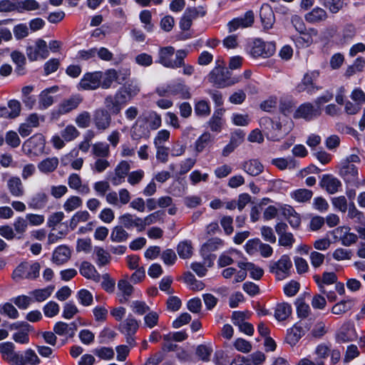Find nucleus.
Instances as JSON below:
<instances>
[{
	"mask_svg": "<svg viewBox=\"0 0 365 365\" xmlns=\"http://www.w3.org/2000/svg\"><path fill=\"white\" fill-rule=\"evenodd\" d=\"M119 90L126 96V100L130 101L140 93V87L135 81L131 80L126 82Z\"/></svg>",
	"mask_w": 365,
	"mask_h": 365,
	"instance_id": "nucleus-43",
	"label": "nucleus"
},
{
	"mask_svg": "<svg viewBox=\"0 0 365 365\" xmlns=\"http://www.w3.org/2000/svg\"><path fill=\"white\" fill-rule=\"evenodd\" d=\"M338 168L339 175L345 182L355 184L359 182V170L355 165L341 161Z\"/></svg>",
	"mask_w": 365,
	"mask_h": 365,
	"instance_id": "nucleus-16",
	"label": "nucleus"
},
{
	"mask_svg": "<svg viewBox=\"0 0 365 365\" xmlns=\"http://www.w3.org/2000/svg\"><path fill=\"white\" fill-rule=\"evenodd\" d=\"M328 19V14L324 9L316 6L304 15L305 21L311 24H319Z\"/></svg>",
	"mask_w": 365,
	"mask_h": 365,
	"instance_id": "nucleus-27",
	"label": "nucleus"
},
{
	"mask_svg": "<svg viewBox=\"0 0 365 365\" xmlns=\"http://www.w3.org/2000/svg\"><path fill=\"white\" fill-rule=\"evenodd\" d=\"M171 95H180L182 98L188 99L191 97L189 88L182 83L171 84Z\"/></svg>",
	"mask_w": 365,
	"mask_h": 365,
	"instance_id": "nucleus-62",
	"label": "nucleus"
},
{
	"mask_svg": "<svg viewBox=\"0 0 365 365\" xmlns=\"http://www.w3.org/2000/svg\"><path fill=\"white\" fill-rule=\"evenodd\" d=\"M357 334L354 326L350 322L344 323L336 334V341L339 344L354 341Z\"/></svg>",
	"mask_w": 365,
	"mask_h": 365,
	"instance_id": "nucleus-19",
	"label": "nucleus"
},
{
	"mask_svg": "<svg viewBox=\"0 0 365 365\" xmlns=\"http://www.w3.org/2000/svg\"><path fill=\"white\" fill-rule=\"evenodd\" d=\"M138 328L139 322L132 315H129L119 325V330L124 335H135Z\"/></svg>",
	"mask_w": 365,
	"mask_h": 365,
	"instance_id": "nucleus-30",
	"label": "nucleus"
},
{
	"mask_svg": "<svg viewBox=\"0 0 365 365\" xmlns=\"http://www.w3.org/2000/svg\"><path fill=\"white\" fill-rule=\"evenodd\" d=\"M61 135L66 142H71L80 135V132L73 125L70 124L61 131Z\"/></svg>",
	"mask_w": 365,
	"mask_h": 365,
	"instance_id": "nucleus-61",
	"label": "nucleus"
},
{
	"mask_svg": "<svg viewBox=\"0 0 365 365\" xmlns=\"http://www.w3.org/2000/svg\"><path fill=\"white\" fill-rule=\"evenodd\" d=\"M92 153L98 158H108L110 155L109 145L103 142H97L92 145Z\"/></svg>",
	"mask_w": 365,
	"mask_h": 365,
	"instance_id": "nucleus-56",
	"label": "nucleus"
},
{
	"mask_svg": "<svg viewBox=\"0 0 365 365\" xmlns=\"http://www.w3.org/2000/svg\"><path fill=\"white\" fill-rule=\"evenodd\" d=\"M82 199L76 195L69 197L64 202L63 207L67 212H71L82 206Z\"/></svg>",
	"mask_w": 365,
	"mask_h": 365,
	"instance_id": "nucleus-64",
	"label": "nucleus"
},
{
	"mask_svg": "<svg viewBox=\"0 0 365 365\" xmlns=\"http://www.w3.org/2000/svg\"><path fill=\"white\" fill-rule=\"evenodd\" d=\"M241 252L236 249L231 248L225 252H223L219 257L217 260V265L220 267H225L231 265L234 262L233 257L240 256Z\"/></svg>",
	"mask_w": 365,
	"mask_h": 365,
	"instance_id": "nucleus-41",
	"label": "nucleus"
},
{
	"mask_svg": "<svg viewBox=\"0 0 365 365\" xmlns=\"http://www.w3.org/2000/svg\"><path fill=\"white\" fill-rule=\"evenodd\" d=\"M77 329V325L75 322L67 324L63 322H57L53 327L54 332L59 336H68L73 337Z\"/></svg>",
	"mask_w": 365,
	"mask_h": 365,
	"instance_id": "nucleus-33",
	"label": "nucleus"
},
{
	"mask_svg": "<svg viewBox=\"0 0 365 365\" xmlns=\"http://www.w3.org/2000/svg\"><path fill=\"white\" fill-rule=\"evenodd\" d=\"M93 123L98 132H104L111 125V115L104 108L97 109L93 113Z\"/></svg>",
	"mask_w": 365,
	"mask_h": 365,
	"instance_id": "nucleus-15",
	"label": "nucleus"
},
{
	"mask_svg": "<svg viewBox=\"0 0 365 365\" xmlns=\"http://www.w3.org/2000/svg\"><path fill=\"white\" fill-rule=\"evenodd\" d=\"M26 55L31 61L46 58L49 56L46 42L41 38L37 39L34 46H29L26 48Z\"/></svg>",
	"mask_w": 365,
	"mask_h": 365,
	"instance_id": "nucleus-13",
	"label": "nucleus"
},
{
	"mask_svg": "<svg viewBox=\"0 0 365 365\" xmlns=\"http://www.w3.org/2000/svg\"><path fill=\"white\" fill-rule=\"evenodd\" d=\"M209 81L218 88H226L240 82L241 76H232L227 69L216 68L210 73Z\"/></svg>",
	"mask_w": 365,
	"mask_h": 365,
	"instance_id": "nucleus-2",
	"label": "nucleus"
},
{
	"mask_svg": "<svg viewBox=\"0 0 365 365\" xmlns=\"http://www.w3.org/2000/svg\"><path fill=\"white\" fill-rule=\"evenodd\" d=\"M130 137L133 140H139L142 138L147 139L150 137V131L145 125L140 124L137 121L131 128Z\"/></svg>",
	"mask_w": 365,
	"mask_h": 365,
	"instance_id": "nucleus-42",
	"label": "nucleus"
},
{
	"mask_svg": "<svg viewBox=\"0 0 365 365\" xmlns=\"http://www.w3.org/2000/svg\"><path fill=\"white\" fill-rule=\"evenodd\" d=\"M224 244V241L222 239L214 237L208 240L202 245L200 249V253L204 258V263L207 267H211L213 265L214 260L216 257V256L212 255L211 252L223 247Z\"/></svg>",
	"mask_w": 365,
	"mask_h": 365,
	"instance_id": "nucleus-8",
	"label": "nucleus"
},
{
	"mask_svg": "<svg viewBox=\"0 0 365 365\" xmlns=\"http://www.w3.org/2000/svg\"><path fill=\"white\" fill-rule=\"evenodd\" d=\"M282 215L288 221L293 229H298L301 225V216L290 205H283L280 207Z\"/></svg>",
	"mask_w": 365,
	"mask_h": 365,
	"instance_id": "nucleus-26",
	"label": "nucleus"
},
{
	"mask_svg": "<svg viewBox=\"0 0 365 365\" xmlns=\"http://www.w3.org/2000/svg\"><path fill=\"white\" fill-rule=\"evenodd\" d=\"M58 91V87L56 86L46 88L43 90L38 95V109L46 110L54 103V97L51 93H56Z\"/></svg>",
	"mask_w": 365,
	"mask_h": 365,
	"instance_id": "nucleus-21",
	"label": "nucleus"
},
{
	"mask_svg": "<svg viewBox=\"0 0 365 365\" xmlns=\"http://www.w3.org/2000/svg\"><path fill=\"white\" fill-rule=\"evenodd\" d=\"M183 279L193 291H200L205 287L204 283L202 281L197 280L191 272L185 273Z\"/></svg>",
	"mask_w": 365,
	"mask_h": 365,
	"instance_id": "nucleus-57",
	"label": "nucleus"
},
{
	"mask_svg": "<svg viewBox=\"0 0 365 365\" xmlns=\"http://www.w3.org/2000/svg\"><path fill=\"white\" fill-rule=\"evenodd\" d=\"M322 114V108H317L311 103H304L300 105L294 112V118H304L306 120H312Z\"/></svg>",
	"mask_w": 365,
	"mask_h": 365,
	"instance_id": "nucleus-14",
	"label": "nucleus"
},
{
	"mask_svg": "<svg viewBox=\"0 0 365 365\" xmlns=\"http://www.w3.org/2000/svg\"><path fill=\"white\" fill-rule=\"evenodd\" d=\"M83 98L80 94L71 95L63 99L53 111V115L57 117L66 115L76 110L83 102Z\"/></svg>",
	"mask_w": 365,
	"mask_h": 365,
	"instance_id": "nucleus-6",
	"label": "nucleus"
},
{
	"mask_svg": "<svg viewBox=\"0 0 365 365\" xmlns=\"http://www.w3.org/2000/svg\"><path fill=\"white\" fill-rule=\"evenodd\" d=\"M213 140L212 135L208 132L202 133L195 142V150L197 153H202Z\"/></svg>",
	"mask_w": 365,
	"mask_h": 365,
	"instance_id": "nucleus-47",
	"label": "nucleus"
},
{
	"mask_svg": "<svg viewBox=\"0 0 365 365\" xmlns=\"http://www.w3.org/2000/svg\"><path fill=\"white\" fill-rule=\"evenodd\" d=\"M68 185L71 189L82 195H88L91 192L89 185L83 183L81 176L77 173H72L68 176Z\"/></svg>",
	"mask_w": 365,
	"mask_h": 365,
	"instance_id": "nucleus-25",
	"label": "nucleus"
},
{
	"mask_svg": "<svg viewBox=\"0 0 365 365\" xmlns=\"http://www.w3.org/2000/svg\"><path fill=\"white\" fill-rule=\"evenodd\" d=\"M113 82H116V70L110 68L103 73L101 87L103 89H108Z\"/></svg>",
	"mask_w": 365,
	"mask_h": 365,
	"instance_id": "nucleus-58",
	"label": "nucleus"
},
{
	"mask_svg": "<svg viewBox=\"0 0 365 365\" xmlns=\"http://www.w3.org/2000/svg\"><path fill=\"white\" fill-rule=\"evenodd\" d=\"M45 146V137L41 133H36L24 141L22 151L29 157L38 156L44 153Z\"/></svg>",
	"mask_w": 365,
	"mask_h": 365,
	"instance_id": "nucleus-3",
	"label": "nucleus"
},
{
	"mask_svg": "<svg viewBox=\"0 0 365 365\" xmlns=\"http://www.w3.org/2000/svg\"><path fill=\"white\" fill-rule=\"evenodd\" d=\"M255 21L252 11H247L244 16L233 19L227 24L229 32H233L239 29L252 26Z\"/></svg>",
	"mask_w": 365,
	"mask_h": 365,
	"instance_id": "nucleus-18",
	"label": "nucleus"
},
{
	"mask_svg": "<svg viewBox=\"0 0 365 365\" xmlns=\"http://www.w3.org/2000/svg\"><path fill=\"white\" fill-rule=\"evenodd\" d=\"M118 288L122 293V297L119 299V302L121 304L126 303L133 292V286L127 280L120 279L118 283Z\"/></svg>",
	"mask_w": 365,
	"mask_h": 365,
	"instance_id": "nucleus-45",
	"label": "nucleus"
},
{
	"mask_svg": "<svg viewBox=\"0 0 365 365\" xmlns=\"http://www.w3.org/2000/svg\"><path fill=\"white\" fill-rule=\"evenodd\" d=\"M242 169L250 175L257 176L263 172L264 166L258 160L252 159L244 162Z\"/></svg>",
	"mask_w": 365,
	"mask_h": 365,
	"instance_id": "nucleus-35",
	"label": "nucleus"
},
{
	"mask_svg": "<svg viewBox=\"0 0 365 365\" xmlns=\"http://www.w3.org/2000/svg\"><path fill=\"white\" fill-rule=\"evenodd\" d=\"M313 279L318 285L321 292H325L326 285L333 284L337 282V276L332 272H325L322 274V277L319 274H315L314 275Z\"/></svg>",
	"mask_w": 365,
	"mask_h": 365,
	"instance_id": "nucleus-29",
	"label": "nucleus"
},
{
	"mask_svg": "<svg viewBox=\"0 0 365 365\" xmlns=\"http://www.w3.org/2000/svg\"><path fill=\"white\" fill-rule=\"evenodd\" d=\"M178 255L182 259L190 258L193 254V247L190 240L180 242L177 247Z\"/></svg>",
	"mask_w": 365,
	"mask_h": 365,
	"instance_id": "nucleus-49",
	"label": "nucleus"
},
{
	"mask_svg": "<svg viewBox=\"0 0 365 365\" xmlns=\"http://www.w3.org/2000/svg\"><path fill=\"white\" fill-rule=\"evenodd\" d=\"M292 198L299 202H307L313 196V192L308 189H297L290 194Z\"/></svg>",
	"mask_w": 365,
	"mask_h": 365,
	"instance_id": "nucleus-59",
	"label": "nucleus"
},
{
	"mask_svg": "<svg viewBox=\"0 0 365 365\" xmlns=\"http://www.w3.org/2000/svg\"><path fill=\"white\" fill-rule=\"evenodd\" d=\"M102 78L103 72L101 71L85 73L77 86L78 90H96L101 87Z\"/></svg>",
	"mask_w": 365,
	"mask_h": 365,
	"instance_id": "nucleus-11",
	"label": "nucleus"
},
{
	"mask_svg": "<svg viewBox=\"0 0 365 365\" xmlns=\"http://www.w3.org/2000/svg\"><path fill=\"white\" fill-rule=\"evenodd\" d=\"M92 120L93 119L90 112L87 110H83L76 115L74 120L78 128H87L90 126Z\"/></svg>",
	"mask_w": 365,
	"mask_h": 365,
	"instance_id": "nucleus-55",
	"label": "nucleus"
},
{
	"mask_svg": "<svg viewBox=\"0 0 365 365\" xmlns=\"http://www.w3.org/2000/svg\"><path fill=\"white\" fill-rule=\"evenodd\" d=\"M213 349L211 344H200L196 347L195 354L198 359L207 362L210 360Z\"/></svg>",
	"mask_w": 365,
	"mask_h": 365,
	"instance_id": "nucleus-51",
	"label": "nucleus"
},
{
	"mask_svg": "<svg viewBox=\"0 0 365 365\" xmlns=\"http://www.w3.org/2000/svg\"><path fill=\"white\" fill-rule=\"evenodd\" d=\"M79 272L84 277L92 279L96 282L100 280V274L97 272L95 267L88 262H83L80 266Z\"/></svg>",
	"mask_w": 365,
	"mask_h": 365,
	"instance_id": "nucleus-40",
	"label": "nucleus"
},
{
	"mask_svg": "<svg viewBox=\"0 0 365 365\" xmlns=\"http://www.w3.org/2000/svg\"><path fill=\"white\" fill-rule=\"evenodd\" d=\"M320 186L328 193L334 194L341 188V182L332 175H324L320 181Z\"/></svg>",
	"mask_w": 365,
	"mask_h": 365,
	"instance_id": "nucleus-24",
	"label": "nucleus"
},
{
	"mask_svg": "<svg viewBox=\"0 0 365 365\" xmlns=\"http://www.w3.org/2000/svg\"><path fill=\"white\" fill-rule=\"evenodd\" d=\"M34 90V86H26L21 88V101L25 107L29 110L33 109L36 105V97L31 94Z\"/></svg>",
	"mask_w": 365,
	"mask_h": 365,
	"instance_id": "nucleus-38",
	"label": "nucleus"
},
{
	"mask_svg": "<svg viewBox=\"0 0 365 365\" xmlns=\"http://www.w3.org/2000/svg\"><path fill=\"white\" fill-rule=\"evenodd\" d=\"M14 230L18 239H21L28 229V222L25 217H18L13 224Z\"/></svg>",
	"mask_w": 365,
	"mask_h": 365,
	"instance_id": "nucleus-54",
	"label": "nucleus"
},
{
	"mask_svg": "<svg viewBox=\"0 0 365 365\" xmlns=\"http://www.w3.org/2000/svg\"><path fill=\"white\" fill-rule=\"evenodd\" d=\"M292 309L290 304L280 302L274 308V317L279 322L287 320L292 314Z\"/></svg>",
	"mask_w": 365,
	"mask_h": 365,
	"instance_id": "nucleus-39",
	"label": "nucleus"
},
{
	"mask_svg": "<svg viewBox=\"0 0 365 365\" xmlns=\"http://www.w3.org/2000/svg\"><path fill=\"white\" fill-rule=\"evenodd\" d=\"M272 164L279 170L295 169L299 167L298 162L294 158H275L272 160Z\"/></svg>",
	"mask_w": 365,
	"mask_h": 365,
	"instance_id": "nucleus-46",
	"label": "nucleus"
},
{
	"mask_svg": "<svg viewBox=\"0 0 365 365\" xmlns=\"http://www.w3.org/2000/svg\"><path fill=\"white\" fill-rule=\"evenodd\" d=\"M48 197L43 191L34 194L28 202L29 208L32 210H41L44 208L48 202Z\"/></svg>",
	"mask_w": 365,
	"mask_h": 365,
	"instance_id": "nucleus-31",
	"label": "nucleus"
},
{
	"mask_svg": "<svg viewBox=\"0 0 365 365\" xmlns=\"http://www.w3.org/2000/svg\"><path fill=\"white\" fill-rule=\"evenodd\" d=\"M40 269V264L37 262L32 264L22 262L14 270L12 278L16 282H19L24 279H34L39 276Z\"/></svg>",
	"mask_w": 365,
	"mask_h": 365,
	"instance_id": "nucleus-4",
	"label": "nucleus"
},
{
	"mask_svg": "<svg viewBox=\"0 0 365 365\" xmlns=\"http://www.w3.org/2000/svg\"><path fill=\"white\" fill-rule=\"evenodd\" d=\"M165 212L163 210H157L143 218L144 230L147 226L157 222H163Z\"/></svg>",
	"mask_w": 365,
	"mask_h": 365,
	"instance_id": "nucleus-50",
	"label": "nucleus"
},
{
	"mask_svg": "<svg viewBox=\"0 0 365 365\" xmlns=\"http://www.w3.org/2000/svg\"><path fill=\"white\" fill-rule=\"evenodd\" d=\"M305 328L300 324H295L287 330L286 341L291 346H294L305 334Z\"/></svg>",
	"mask_w": 365,
	"mask_h": 365,
	"instance_id": "nucleus-32",
	"label": "nucleus"
},
{
	"mask_svg": "<svg viewBox=\"0 0 365 365\" xmlns=\"http://www.w3.org/2000/svg\"><path fill=\"white\" fill-rule=\"evenodd\" d=\"M71 250L65 245H61L56 247L52 255V261L56 264H63L66 263L71 257Z\"/></svg>",
	"mask_w": 365,
	"mask_h": 365,
	"instance_id": "nucleus-34",
	"label": "nucleus"
},
{
	"mask_svg": "<svg viewBox=\"0 0 365 365\" xmlns=\"http://www.w3.org/2000/svg\"><path fill=\"white\" fill-rule=\"evenodd\" d=\"M319 3L328 9L331 14H336L341 10L344 5V0H318Z\"/></svg>",
	"mask_w": 365,
	"mask_h": 365,
	"instance_id": "nucleus-52",
	"label": "nucleus"
},
{
	"mask_svg": "<svg viewBox=\"0 0 365 365\" xmlns=\"http://www.w3.org/2000/svg\"><path fill=\"white\" fill-rule=\"evenodd\" d=\"M54 289L53 286H48L43 289H36L29 292L34 302H42L47 299L52 294Z\"/></svg>",
	"mask_w": 365,
	"mask_h": 365,
	"instance_id": "nucleus-44",
	"label": "nucleus"
},
{
	"mask_svg": "<svg viewBox=\"0 0 365 365\" xmlns=\"http://www.w3.org/2000/svg\"><path fill=\"white\" fill-rule=\"evenodd\" d=\"M130 169V163L126 160L120 161L114 170V175L111 178L110 181L115 186L119 185L125 182V179L129 174Z\"/></svg>",
	"mask_w": 365,
	"mask_h": 365,
	"instance_id": "nucleus-20",
	"label": "nucleus"
},
{
	"mask_svg": "<svg viewBox=\"0 0 365 365\" xmlns=\"http://www.w3.org/2000/svg\"><path fill=\"white\" fill-rule=\"evenodd\" d=\"M1 178L6 181L7 190L12 197H22L25 195L24 185L19 176L5 173L1 174Z\"/></svg>",
	"mask_w": 365,
	"mask_h": 365,
	"instance_id": "nucleus-10",
	"label": "nucleus"
},
{
	"mask_svg": "<svg viewBox=\"0 0 365 365\" xmlns=\"http://www.w3.org/2000/svg\"><path fill=\"white\" fill-rule=\"evenodd\" d=\"M120 224L127 229L136 228L138 232L144 231L143 218L135 215L125 213L119 217Z\"/></svg>",
	"mask_w": 365,
	"mask_h": 365,
	"instance_id": "nucleus-22",
	"label": "nucleus"
},
{
	"mask_svg": "<svg viewBox=\"0 0 365 365\" xmlns=\"http://www.w3.org/2000/svg\"><path fill=\"white\" fill-rule=\"evenodd\" d=\"M59 160L56 156L48 157L41 160L37 165L40 173L48 175L54 172L58 167Z\"/></svg>",
	"mask_w": 365,
	"mask_h": 365,
	"instance_id": "nucleus-28",
	"label": "nucleus"
},
{
	"mask_svg": "<svg viewBox=\"0 0 365 365\" xmlns=\"http://www.w3.org/2000/svg\"><path fill=\"white\" fill-rule=\"evenodd\" d=\"M65 215L63 212H56L51 214L47 219V227L54 231L58 227L59 229L62 226L61 222L64 219Z\"/></svg>",
	"mask_w": 365,
	"mask_h": 365,
	"instance_id": "nucleus-63",
	"label": "nucleus"
},
{
	"mask_svg": "<svg viewBox=\"0 0 365 365\" xmlns=\"http://www.w3.org/2000/svg\"><path fill=\"white\" fill-rule=\"evenodd\" d=\"M276 44L272 41L265 42L262 39H255L250 48V53L254 58H269L274 54Z\"/></svg>",
	"mask_w": 365,
	"mask_h": 365,
	"instance_id": "nucleus-7",
	"label": "nucleus"
},
{
	"mask_svg": "<svg viewBox=\"0 0 365 365\" xmlns=\"http://www.w3.org/2000/svg\"><path fill=\"white\" fill-rule=\"evenodd\" d=\"M260 19L264 29H269L272 27L275 19L272 8L268 5H263L260 9Z\"/></svg>",
	"mask_w": 365,
	"mask_h": 365,
	"instance_id": "nucleus-36",
	"label": "nucleus"
},
{
	"mask_svg": "<svg viewBox=\"0 0 365 365\" xmlns=\"http://www.w3.org/2000/svg\"><path fill=\"white\" fill-rule=\"evenodd\" d=\"M225 110L222 108L216 110L208 121L210 130L213 132L220 133L225 123L222 116Z\"/></svg>",
	"mask_w": 365,
	"mask_h": 365,
	"instance_id": "nucleus-37",
	"label": "nucleus"
},
{
	"mask_svg": "<svg viewBox=\"0 0 365 365\" xmlns=\"http://www.w3.org/2000/svg\"><path fill=\"white\" fill-rule=\"evenodd\" d=\"M350 230L351 228L348 226H339L333 230L331 233L335 241L341 242L345 247H350L358 240V236Z\"/></svg>",
	"mask_w": 365,
	"mask_h": 365,
	"instance_id": "nucleus-12",
	"label": "nucleus"
},
{
	"mask_svg": "<svg viewBox=\"0 0 365 365\" xmlns=\"http://www.w3.org/2000/svg\"><path fill=\"white\" fill-rule=\"evenodd\" d=\"M300 36L295 38L296 45L299 47L307 48L314 42V38L318 36V31L314 28L308 30L305 29L303 32H299Z\"/></svg>",
	"mask_w": 365,
	"mask_h": 365,
	"instance_id": "nucleus-23",
	"label": "nucleus"
},
{
	"mask_svg": "<svg viewBox=\"0 0 365 365\" xmlns=\"http://www.w3.org/2000/svg\"><path fill=\"white\" fill-rule=\"evenodd\" d=\"M127 102L126 96L121 90H118L114 95H108L106 97L104 105L106 108V110L110 115H118Z\"/></svg>",
	"mask_w": 365,
	"mask_h": 365,
	"instance_id": "nucleus-9",
	"label": "nucleus"
},
{
	"mask_svg": "<svg viewBox=\"0 0 365 365\" xmlns=\"http://www.w3.org/2000/svg\"><path fill=\"white\" fill-rule=\"evenodd\" d=\"M292 268V262L287 255H284L275 262L269 264V272L274 274L277 280H282L288 277Z\"/></svg>",
	"mask_w": 365,
	"mask_h": 365,
	"instance_id": "nucleus-5",
	"label": "nucleus"
},
{
	"mask_svg": "<svg viewBox=\"0 0 365 365\" xmlns=\"http://www.w3.org/2000/svg\"><path fill=\"white\" fill-rule=\"evenodd\" d=\"M330 352V347L325 344H319L314 351V354L317 355L315 362L317 365H325V359L328 357Z\"/></svg>",
	"mask_w": 365,
	"mask_h": 365,
	"instance_id": "nucleus-53",
	"label": "nucleus"
},
{
	"mask_svg": "<svg viewBox=\"0 0 365 365\" xmlns=\"http://www.w3.org/2000/svg\"><path fill=\"white\" fill-rule=\"evenodd\" d=\"M187 53L188 51L185 49L175 51V48L171 46L160 47L158 50L156 63L165 68L176 69L183 65L182 58H186Z\"/></svg>",
	"mask_w": 365,
	"mask_h": 365,
	"instance_id": "nucleus-1",
	"label": "nucleus"
},
{
	"mask_svg": "<svg viewBox=\"0 0 365 365\" xmlns=\"http://www.w3.org/2000/svg\"><path fill=\"white\" fill-rule=\"evenodd\" d=\"M11 329H18L12 336L14 341L18 344H27L29 342V333L33 330L32 327L26 323H15L11 325Z\"/></svg>",
	"mask_w": 365,
	"mask_h": 365,
	"instance_id": "nucleus-17",
	"label": "nucleus"
},
{
	"mask_svg": "<svg viewBox=\"0 0 365 365\" xmlns=\"http://www.w3.org/2000/svg\"><path fill=\"white\" fill-rule=\"evenodd\" d=\"M91 217L89 212L86 210L78 211L76 212L70 220V228L71 230H74L78 224L80 222H84L88 221Z\"/></svg>",
	"mask_w": 365,
	"mask_h": 365,
	"instance_id": "nucleus-60",
	"label": "nucleus"
},
{
	"mask_svg": "<svg viewBox=\"0 0 365 365\" xmlns=\"http://www.w3.org/2000/svg\"><path fill=\"white\" fill-rule=\"evenodd\" d=\"M95 262L98 267L108 264L110 262V255L103 248L96 247L94 249Z\"/></svg>",
	"mask_w": 365,
	"mask_h": 365,
	"instance_id": "nucleus-48",
	"label": "nucleus"
}]
</instances>
